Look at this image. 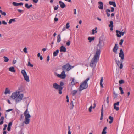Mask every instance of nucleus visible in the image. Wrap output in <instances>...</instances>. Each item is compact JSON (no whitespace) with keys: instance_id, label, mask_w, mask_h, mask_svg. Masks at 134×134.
<instances>
[{"instance_id":"nucleus-48","label":"nucleus","mask_w":134,"mask_h":134,"mask_svg":"<svg viewBox=\"0 0 134 134\" xmlns=\"http://www.w3.org/2000/svg\"><path fill=\"white\" fill-rule=\"evenodd\" d=\"M103 106L102 107V108L101 110V114H103Z\"/></svg>"},{"instance_id":"nucleus-7","label":"nucleus","mask_w":134,"mask_h":134,"mask_svg":"<svg viewBox=\"0 0 134 134\" xmlns=\"http://www.w3.org/2000/svg\"><path fill=\"white\" fill-rule=\"evenodd\" d=\"M59 86V85L56 83H53V88L56 90H58L59 93L60 94H62V92Z\"/></svg>"},{"instance_id":"nucleus-36","label":"nucleus","mask_w":134,"mask_h":134,"mask_svg":"<svg viewBox=\"0 0 134 134\" xmlns=\"http://www.w3.org/2000/svg\"><path fill=\"white\" fill-rule=\"evenodd\" d=\"M3 58L4 59V61L5 62H7L9 61V59L7 57L4 56Z\"/></svg>"},{"instance_id":"nucleus-32","label":"nucleus","mask_w":134,"mask_h":134,"mask_svg":"<svg viewBox=\"0 0 134 134\" xmlns=\"http://www.w3.org/2000/svg\"><path fill=\"white\" fill-rule=\"evenodd\" d=\"M16 21L15 20V19H10L8 22L9 24H11L12 22H15Z\"/></svg>"},{"instance_id":"nucleus-47","label":"nucleus","mask_w":134,"mask_h":134,"mask_svg":"<svg viewBox=\"0 0 134 134\" xmlns=\"http://www.w3.org/2000/svg\"><path fill=\"white\" fill-rule=\"evenodd\" d=\"M4 125V127L3 129V131H5L6 129V128L7 127V125L6 124H5Z\"/></svg>"},{"instance_id":"nucleus-33","label":"nucleus","mask_w":134,"mask_h":134,"mask_svg":"<svg viewBox=\"0 0 134 134\" xmlns=\"http://www.w3.org/2000/svg\"><path fill=\"white\" fill-rule=\"evenodd\" d=\"M77 92V91L76 90H74L72 91L71 92V94L73 96H74Z\"/></svg>"},{"instance_id":"nucleus-40","label":"nucleus","mask_w":134,"mask_h":134,"mask_svg":"<svg viewBox=\"0 0 134 134\" xmlns=\"http://www.w3.org/2000/svg\"><path fill=\"white\" fill-rule=\"evenodd\" d=\"M109 27H113V22L112 21H111L110 22V24L109 25Z\"/></svg>"},{"instance_id":"nucleus-49","label":"nucleus","mask_w":134,"mask_h":134,"mask_svg":"<svg viewBox=\"0 0 134 134\" xmlns=\"http://www.w3.org/2000/svg\"><path fill=\"white\" fill-rule=\"evenodd\" d=\"M12 122H10L8 124V126L11 127V126H12Z\"/></svg>"},{"instance_id":"nucleus-41","label":"nucleus","mask_w":134,"mask_h":134,"mask_svg":"<svg viewBox=\"0 0 134 134\" xmlns=\"http://www.w3.org/2000/svg\"><path fill=\"white\" fill-rule=\"evenodd\" d=\"M119 82L120 84H121L124 83V82L123 80H121L119 81Z\"/></svg>"},{"instance_id":"nucleus-20","label":"nucleus","mask_w":134,"mask_h":134,"mask_svg":"<svg viewBox=\"0 0 134 134\" xmlns=\"http://www.w3.org/2000/svg\"><path fill=\"white\" fill-rule=\"evenodd\" d=\"M10 91L9 90L8 88H6L4 92V94H10Z\"/></svg>"},{"instance_id":"nucleus-50","label":"nucleus","mask_w":134,"mask_h":134,"mask_svg":"<svg viewBox=\"0 0 134 134\" xmlns=\"http://www.w3.org/2000/svg\"><path fill=\"white\" fill-rule=\"evenodd\" d=\"M58 8V5H57V6H55L54 7V10H57Z\"/></svg>"},{"instance_id":"nucleus-13","label":"nucleus","mask_w":134,"mask_h":134,"mask_svg":"<svg viewBox=\"0 0 134 134\" xmlns=\"http://www.w3.org/2000/svg\"><path fill=\"white\" fill-rule=\"evenodd\" d=\"M118 49V46L117 44H115L113 48V51L115 54L117 53V51Z\"/></svg>"},{"instance_id":"nucleus-22","label":"nucleus","mask_w":134,"mask_h":134,"mask_svg":"<svg viewBox=\"0 0 134 134\" xmlns=\"http://www.w3.org/2000/svg\"><path fill=\"white\" fill-rule=\"evenodd\" d=\"M95 38L94 37H88V39L89 41V42L90 43L92 41L94 40Z\"/></svg>"},{"instance_id":"nucleus-57","label":"nucleus","mask_w":134,"mask_h":134,"mask_svg":"<svg viewBox=\"0 0 134 134\" xmlns=\"http://www.w3.org/2000/svg\"><path fill=\"white\" fill-rule=\"evenodd\" d=\"M74 11V14H76V9H74L73 10Z\"/></svg>"},{"instance_id":"nucleus-5","label":"nucleus","mask_w":134,"mask_h":134,"mask_svg":"<svg viewBox=\"0 0 134 134\" xmlns=\"http://www.w3.org/2000/svg\"><path fill=\"white\" fill-rule=\"evenodd\" d=\"M73 67V66L70 65L69 63H67L62 67V69L65 71H68Z\"/></svg>"},{"instance_id":"nucleus-55","label":"nucleus","mask_w":134,"mask_h":134,"mask_svg":"<svg viewBox=\"0 0 134 134\" xmlns=\"http://www.w3.org/2000/svg\"><path fill=\"white\" fill-rule=\"evenodd\" d=\"M13 110V109H9L7 110H6V112H10L11 111H12Z\"/></svg>"},{"instance_id":"nucleus-21","label":"nucleus","mask_w":134,"mask_h":134,"mask_svg":"<svg viewBox=\"0 0 134 134\" xmlns=\"http://www.w3.org/2000/svg\"><path fill=\"white\" fill-rule=\"evenodd\" d=\"M9 70L10 71L13 72H15V70L14 69V67H10L9 68Z\"/></svg>"},{"instance_id":"nucleus-46","label":"nucleus","mask_w":134,"mask_h":134,"mask_svg":"<svg viewBox=\"0 0 134 134\" xmlns=\"http://www.w3.org/2000/svg\"><path fill=\"white\" fill-rule=\"evenodd\" d=\"M70 44V41L68 40V42L66 43V45L67 46H69Z\"/></svg>"},{"instance_id":"nucleus-26","label":"nucleus","mask_w":134,"mask_h":134,"mask_svg":"<svg viewBox=\"0 0 134 134\" xmlns=\"http://www.w3.org/2000/svg\"><path fill=\"white\" fill-rule=\"evenodd\" d=\"M59 50L57 49L53 53V56H56L59 53Z\"/></svg>"},{"instance_id":"nucleus-15","label":"nucleus","mask_w":134,"mask_h":134,"mask_svg":"<svg viewBox=\"0 0 134 134\" xmlns=\"http://www.w3.org/2000/svg\"><path fill=\"white\" fill-rule=\"evenodd\" d=\"M66 49L65 47L63 46H62L60 47V52H66Z\"/></svg>"},{"instance_id":"nucleus-18","label":"nucleus","mask_w":134,"mask_h":134,"mask_svg":"<svg viewBox=\"0 0 134 134\" xmlns=\"http://www.w3.org/2000/svg\"><path fill=\"white\" fill-rule=\"evenodd\" d=\"M109 3L110 5H112L114 7H116V3L115 2L110 1L109 2Z\"/></svg>"},{"instance_id":"nucleus-4","label":"nucleus","mask_w":134,"mask_h":134,"mask_svg":"<svg viewBox=\"0 0 134 134\" xmlns=\"http://www.w3.org/2000/svg\"><path fill=\"white\" fill-rule=\"evenodd\" d=\"M89 80V78H87L81 84L79 87L80 91H81L82 90L87 88L88 86L87 82Z\"/></svg>"},{"instance_id":"nucleus-37","label":"nucleus","mask_w":134,"mask_h":134,"mask_svg":"<svg viewBox=\"0 0 134 134\" xmlns=\"http://www.w3.org/2000/svg\"><path fill=\"white\" fill-rule=\"evenodd\" d=\"M113 97L114 99H115L117 97L118 95L116 94L115 92H113Z\"/></svg>"},{"instance_id":"nucleus-11","label":"nucleus","mask_w":134,"mask_h":134,"mask_svg":"<svg viewBox=\"0 0 134 134\" xmlns=\"http://www.w3.org/2000/svg\"><path fill=\"white\" fill-rule=\"evenodd\" d=\"M116 32L117 36L119 37H120L121 36H123L125 33V32H121L117 30L116 31Z\"/></svg>"},{"instance_id":"nucleus-43","label":"nucleus","mask_w":134,"mask_h":134,"mask_svg":"<svg viewBox=\"0 0 134 134\" xmlns=\"http://www.w3.org/2000/svg\"><path fill=\"white\" fill-rule=\"evenodd\" d=\"M23 51L25 53H27V49L26 47H25L23 49Z\"/></svg>"},{"instance_id":"nucleus-64","label":"nucleus","mask_w":134,"mask_h":134,"mask_svg":"<svg viewBox=\"0 0 134 134\" xmlns=\"http://www.w3.org/2000/svg\"><path fill=\"white\" fill-rule=\"evenodd\" d=\"M40 59L41 60H42L43 59V57L42 56H41L40 57Z\"/></svg>"},{"instance_id":"nucleus-29","label":"nucleus","mask_w":134,"mask_h":134,"mask_svg":"<svg viewBox=\"0 0 134 134\" xmlns=\"http://www.w3.org/2000/svg\"><path fill=\"white\" fill-rule=\"evenodd\" d=\"M64 85V83L63 82H60L59 86H60L59 87L61 90L63 89V87H62V86Z\"/></svg>"},{"instance_id":"nucleus-16","label":"nucleus","mask_w":134,"mask_h":134,"mask_svg":"<svg viewBox=\"0 0 134 134\" xmlns=\"http://www.w3.org/2000/svg\"><path fill=\"white\" fill-rule=\"evenodd\" d=\"M98 4L99 5L98 6L99 8L100 9H103V4L102 2H99Z\"/></svg>"},{"instance_id":"nucleus-1","label":"nucleus","mask_w":134,"mask_h":134,"mask_svg":"<svg viewBox=\"0 0 134 134\" xmlns=\"http://www.w3.org/2000/svg\"><path fill=\"white\" fill-rule=\"evenodd\" d=\"M97 46L99 47V49L97 48L96 50L95 54L91 59L90 64V66L93 68H95L96 66V64L99 60L100 53V49L104 46L103 41L99 39V43Z\"/></svg>"},{"instance_id":"nucleus-38","label":"nucleus","mask_w":134,"mask_h":134,"mask_svg":"<svg viewBox=\"0 0 134 134\" xmlns=\"http://www.w3.org/2000/svg\"><path fill=\"white\" fill-rule=\"evenodd\" d=\"M25 6L26 8L28 9H29L30 8V5H29L28 3L25 4Z\"/></svg>"},{"instance_id":"nucleus-23","label":"nucleus","mask_w":134,"mask_h":134,"mask_svg":"<svg viewBox=\"0 0 134 134\" xmlns=\"http://www.w3.org/2000/svg\"><path fill=\"white\" fill-rule=\"evenodd\" d=\"M74 107V105L73 103V102L72 101L71 102L70 104V110L72 109Z\"/></svg>"},{"instance_id":"nucleus-10","label":"nucleus","mask_w":134,"mask_h":134,"mask_svg":"<svg viewBox=\"0 0 134 134\" xmlns=\"http://www.w3.org/2000/svg\"><path fill=\"white\" fill-rule=\"evenodd\" d=\"M19 93V92H15L13 93L11 96V98L13 99L16 98Z\"/></svg>"},{"instance_id":"nucleus-53","label":"nucleus","mask_w":134,"mask_h":134,"mask_svg":"<svg viewBox=\"0 0 134 134\" xmlns=\"http://www.w3.org/2000/svg\"><path fill=\"white\" fill-rule=\"evenodd\" d=\"M1 53L4 52L6 51V50L5 49H2L1 50Z\"/></svg>"},{"instance_id":"nucleus-42","label":"nucleus","mask_w":134,"mask_h":134,"mask_svg":"<svg viewBox=\"0 0 134 134\" xmlns=\"http://www.w3.org/2000/svg\"><path fill=\"white\" fill-rule=\"evenodd\" d=\"M69 22H68L67 23L66 25V29H68L70 27V25H69Z\"/></svg>"},{"instance_id":"nucleus-9","label":"nucleus","mask_w":134,"mask_h":134,"mask_svg":"<svg viewBox=\"0 0 134 134\" xmlns=\"http://www.w3.org/2000/svg\"><path fill=\"white\" fill-rule=\"evenodd\" d=\"M65 72L64 71H63L60 74H58L57 75V76L60 78L62 79H64L65 78L66 75L65 74Z\"/></svg>"},{"instance_id":"nucleus-63","label":"nucleus","mask_w":134,"mask_h":134,"mask_svg":"<svg viewBox=\"0 0 134 134\" xmlns=\"http://www.w3.org/2000/svg\"><path fill=\"white\" fill-rule=\"evenodd\" d=\"M16 62V60H14L13 61V63L14 64H15Z\"/></svg>"},{"instance_id":"nucleus-39","label":"nucleus","mask_w":134,"mask_h":134,"mask_svg":"<svg viewBox=\"0 0 134 134\" xmlns=\"http://www.w3.org/2000/svg\"><path fill=\"white\" fill-rule=\"evenodd\" d=\"M119 89L121 93L122 94H123L124 93V92L123 91L122 88L121 87H120L119 88Z\"/></svg>"},{"instance_id":"nucleus-19","label":"nucleus","mask_w":134,"mask_h":134,"mask_svg":"<svg viewBox=\"0 0 134 134\" xmlns=\"http://www.w3.org/2000/svg\"><path fill=\"white\" fill-rule=\"evenodd\" d=\"M72 82H71L70 84L72 85H74L76 84L77 82L75 80L74 78H72Z\"/></svg>"},{"instance_id":"nucleus-60","label":"nucleus","mask_w":134,"mask_h":134,"mask_svg":"<svg viewBox=\"0 0 134 134\" xmlns=\"http://www.w3.org/2000/svg\"><path fill=\"white\" fill-rule=\"evenodd\" d=\"M49 56L48 55L47 56V62H48L49 60Z\"/></svg>"},{"instance_id":"nucleus-59","label":"nucleus","mask_w":134,"mask_h":134,"mask_svg":"<svg viewBox=\"0 0 134 134\" xmlns=\"http://www.w3.org/2000/svg\"><path fill=\"white\" fill-rule=\"evenodd\" d=\"M10 129H11V127H9V126H8V128H7V130L8 131H10Z\"/></svg>"},{"instance_id":"nucleus-44","label":"nucleus","mask_w":134,"mask_h":134,"mask_svg":"<svg viewBox=\"0 0 134 134\" xmlns=\"http://www.w3.org/2000/svg\"><path fill=\"white\" fill-rule=\"evenodd\" d=\"M123 41H124V40L123 39H121L120 40V42L119 43V44L120 45H122V44L123 43Z\"/></svg>"},{"instance_id":"nucleus-61","label":"nucleus","mask_w":134,"mask_h":134,"mask_svg":"<svg viewBox=\"0 0 134 134\" xmlns=\"http://www.w3.org/2000/svg\"><path fill=\"white\" fill-rule=\"evenodd\" d=\"M103 114H101V117L100 118V120H102L103 119Z\"/></svg>"},{"instance_id":"nucleus-34","label":"nucleus","mask_w":134,"mask_h":134,"mask_svg":"<svg viewBox=\"0 0 134 134\" xmlns=\"http://www.w3.org/2000/svg\"><path fill=\"white\" fill-rule=\"evenodd\" d=\"M95 29H93L92 30V34H94L95 33H97V31H96L97 29V27H96L95 28Z\"/></svg>"},{"instance_id":"nucleus-28","label":"nucleus","mask_w":134,"mask_h":134,"mask_svg":"<svg viewBox=\"0 0 134 134\" xmlns=\"http://www.w3.org/2000/svg\"><path fill=\"white\" fill-rule=\"evenodd\" d=\"M57 42L58 43L60 42L61 41V37H60V34H59L57 37Z\"/></svg>"},{"instance_id":"nucleus-14","label":"nucleus","mask_w":134,"mask_h":134,"mask_svg":"<svg viewBox=\"0 0 134 134\" xmlns=\"http://www.w3.org/2000/svg\"><path fill=\"white\" fill-rule=\"evenodd\" d=\"M12 4L13 6L17 7L19 6H22L24 4L22 2L17 3L16 2H13Z\"/></svg>"},{"instance_id":"nucleus-12","label":"nucleus","mask_w":134,"mask_h":134,"mask_svg":"<svg viewBox=\"0 0 134 134\" xmlns=\"http://www.w3.org/2000/svg\"><path fill=\"white\" fill-rule=\"evenodd\" d=\"M119 102H117L116 103H114V109L116 111H118L119 109V107H117L116 106H119Z\"/></svg>"},{"instance_id":"nucleus-31","label":"nucleus","mask_w":134,"mask_h":134,"mask_svg":"<svg viewBox=\"0 0 134 134\" xmlns=\"http://www.w3.org/2000/svg\"><path fill=\"white\" fill-rule=\"evenodd\" d=\"M107 129V127H105L103 129V131L102 133V134H106L107 132L106 131V130Z\"/></svg>"},{"instance_id":"nucleus-62","label":"nucleus","mask_w":134,"mask_h":134,"mask_svg":"<svg viewBox=\"0 0 134 134\" xmlns=\"http://www.w3.org/2000/svg\"><path fill=\"white\" fill-rule=\"evenodd\" d=\"M111 11L112 12H113L114 10V7H111Z\"/></svg>"},{"instance_id":"nucleus-35","label":"nucleus","mask_w":134,"mask_h":134,"mask_svg":"<svg viewBox=\"0 0 134 134\" xmlns=\"http://www.w3.org/2000/svg\"><path fill=\"white\" fill-rule=\"evenodd\" d=\"M27 66H30L31 67H32L34 66V65L31 64L29 60V61H28Z\"/></svg>"},{"instance_id":"nucleus-54","label":"nucleus","mask_w":134,"mask_h":134,"mask_svg":"<svg viewBox=\"0 0 134 134\" xmlns=\"http://www.w3.org/2000/svg\"><path fill=\"white\" fill-rule=\"evenodd\" d=\"M17 10L19 13L22 12H23V10H21L20 9H18Z\"/></svg>"},{"instance_id":"nucleus-6","label":"nucleus","mask_w":134,"mask_h":134,"mask_svg":"<svg viewBox=\"0 0 134 134\" xmlns=\"http://www.w3.org/2000/svg\"><path fill=\"white\" fill-rule=\"evenodd\" d=\"M21 72L25 80L27 82H29L30 80L29 76L27 75V73L25 70H22L21 71Z\"/></svg>"},{"instance_id":"nucleus-8","label":"nucleus","mask_w":134,"mask_h":134,"mask_svg":"<svg viewBox=\"0 0 134 134\" xmlns=\"http://www.w3.org/2000/svg\"><path fill=\"white\" fill-rule=\"evenodd\" d=\"M23 97L24 95L23 94H19L15 99L16 103H18L21 101L22 100Z\"/></svg>"},{"instance_id":"nucleus-24","label":"nucleus","mask_w":134,"mask_h":134,"mask_svg":"<svg viewBox=\"0 0 134 134\" xmlns=\"http://www.w3.org/2000/svg\"><path fill=\"white\" fill-rule=\"evenodd\" d=\"M111 12V10L109 9H107L106 10V13L108 17H109L110 16V14L109 13Z\"/></svg>"},{"instance_id":"nucleus-45","label":"nucleus","mask_w":134,"mask_h":134,"mask_svg":"<svg viewBox=\"0 0 134 134\" xmlns=\"http://www.w3.org/2000/svg\"><path fill=\"white\" fill-rule=\"evenodd\" d=\"M92 106H90L89 108V111L90 112H91L92 111Z\"/></svg>"},{"instance_id":"nucleus-2","label":"nucleus","mask_w":134,"mask_h":134,"mask_svg":"<svg viewBox=\"0 0 134 134\" xmlns=\"http://www.w3.org/2000/svg\"><path fill=\"white\" fill-rule=\"evenodd\" d=\"M119 57L120 58L121 60L120 61L116 59V58L114 59L115 62L116 63L117 65L119 66V64L120 63V69H122L123 67L122 64L123 63V60L124 59V52L122 49H121L120 51V52L119 53Z\"/></svg>"},{"instance_id":"nucleus-56","label":"nucleus","mask_w":134,"mask_h":134,"mask_svg":"<svg viewBox=\"0 0 134 134\" xmlns=\"http://www.w3.org/2000/svg\"><path fill=\"white\" fill-rule=\"evenodd\" d=\"M33 2L35 3H37L38 1V0H32Z\"/></svg>"},{"instance_id":"nucleus-58","label":"nucleus","mask_w":134,"mask_h":134,"mask_svg":"<svg viewBox=\"0 0 134 134\" xmlns=\"http://www.w3.org/2000/svg\"><path fill=\"white\" fill-rule=\"evenodd\" d=\"M58 19L56 17H55L54 19V20L55 21H57L58 20Z\"/></svg>"},{"instance_id":"nucleus-27","label":"nucleus","mask_w":134,"mask_h":134,"mask_svg":"<svg viewBox=\"0 0 134 134\" xmlns=\"http://www.w3.org/2000/svg\"><path fill=\"white\" fill-rule=\"evenodd\" d=\"M103 81V77H101L100 80V85L102 88L103 87V84L102 83Z\"/></svg>"},{"instance_id":"nucleus-52","label":"nucleus","mask_w":134,"mask_h":134,"mask_svg":"<svg viewBox=\"0 0 134 134\" xmlns=\"http://www.w3.org/2000/svg\"><path fill=\"white\" fill-rule=\"evenodd\" d=\"M2 23L4 25H7V23L5 21H2Z\"/></svg>"},{"instance_id":"nucleus-51","label":"nucleus","mask_w":134,"mask_h":134,"mask_svg":"<svg viewBox=\"0 0 134 134\" xmlns=\"http://www.w3.org/2000/svg\"><path fill=\"white\" fill-rule=\"evenodd\" d=\"M109 97H108L106 99V102L107 104H108L109 103Z\"/></svg>"},{"instance_id":"nucleus-17","label":"nucleus","mask_w":134,"mask_h":134,"mask_svg":"<svg viewBox=\"0 0 134 134\" xmlns=\"http://www.w3.org/2000/svg\"><path fill=\"white\" fill-rule=\"evenodd\" d=\"M59 3L61 7L62 8H64L66 7L65 4L61 1H60L59 2Z\"/></svg>"},{"instance_id":"nucleus-25","label":"nucleus","mask_w":134,"mask_h":134,"mask_svg":"<svg viewBox=\"0 0 134 134\" xmlns=\"http://www.w3.org/2000/svg\"><path fill=\"white\" fill-rule=\"evenodd\" d=\"M4 117L3 116L1 117L0 119V125H2L3 124L4 122Z\"/></svg>"},{"instance_id":"nucleus-30","label":"nucleus","mask_w":134,"mask_h":134,"mask_svg":"<svg viewBox=\"0 0 134 134\" xmlns=\"http://www.w3.org/2000/svg\"><path fill=\"white\" fill-rule=\"evenodd\" d=\"M109 119L110 120L109 123L110 124L112 123L113 120V118L110 116L109 117Z\"/></svg>"},{"instance_id":"nucleus-3","label":"nucleus","mask_w":134,"mask_h":134,"mask_svg":"<svg viewBox=\"0 0 134 134\" xmlns=\"http://www.w3.org/2000/svg\"><path fill=\"white\" fill-rule=\"evenodd\" d=\"M28 108H27L24 113V114L25 116V121L24 122V123L26 124H28L30 122V118L31 117V116L28 110Z\"/></svg>"}]
</instances>
